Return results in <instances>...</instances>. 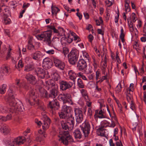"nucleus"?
Here are the masks:
<instances>
[{
  "instance_id": "1",
  "label": "nucleus",
  "mask_w": 146,
  "mask_h": 146,
  "mask_svg": "<svg viewBox=\"0 0 146 146\" xmlns=\"http://www.w3.org/2000/svg\"><path fill=\"white\" fill-rule=\"evenodd\" d=\"M16 95L13 93V90L9 89L7 92L6 99L7 100L8 103L10 107L9 109L6 107L0 106V113H7L11 112L13 113L17 111H23L24 108L21 102L17 99H15Z\"/></svg>"
},
{
  "instance_id": "2",
  "label": "nucleus",
  "mask_w": 146,
  "mask_h": 146,
  "mask_svg": "<svg viewBox=\"0 0 146 146\" xmlns=\"http://www.w3.org/2000/svg\"><path fill=\"white\" fill-rule=\"evenodd\" d=\"M52 31L51 30L46 31L40 34L37 35L36 37L38 39L41 40L44 39V41L48 46H52L54 45V42L51 40Z\"/></svg>"
},
{
  "instance_id": "3",
  "label": "nucleus",
  "mask_w": 146,
  "mask_h": 146,
  "mask_svg": "<svg viewBox=\"0 0 146 146\" xmlns=\"http://www.w3.org/2000/svg\"><path fill=\"white\" fill-rule=\"evenodd\" d=\"M24 137H19L13 139L9 137L4 140V142L8 144L9 146H19L23 144L25 141Z\"/></svg>"
},
{
  "instance_id": "4",
  "label": "nucleus",
  "mask_w": 146,
  "mask_h": 146,
  "mask_svg": "<svg viewBox=\"0 0 146 146\" xmlns=\"http://www.w3.org/2000/svg\"><path fill=\"white\" fill-rule=\"evenodd\" d=\"M58 137L60 138L59 141L65 145H67L69 142H72L73 139L71 136L69 135L68 131H61L59 133Z\"/></svg>"
},
{
  "instance_id": "5",
  "label": "nucleus",
  "mask_w": 146,
  "mask_h": 146,
  "mask_svg": "<svg viewBox=\"0 0 146 146\" xmlns=\"http://www.w3.org/2000/svg\"><path fill=\"white\" fill-rule=\"evenodd\" d=\"M64 119L66 120V122L63 121H61L62 128L65 130H72L74 128V117H70L68 118Z\"/></svg>"
},
{
  "instance_id": "6",
  "label": "nucleus",
  "mask_w": 146,
  "mask_h": 146,
  "mask_svg": "<svg viewBox=\"0 0 146 146\" xmlns=\"http://www.w3.org/2000/svg\"><path fill=\"white\" fill-rule=\"evenodd\" d=\"M71 108L70 107L64 105L62 106L61 112L58 114L60 118H67L69 117H74L70 113Z\"/></svg>"
},
{
  "instance_id": "7",
  "label": "nucleus",
  "mask_w": 146,
  "mask_h": 146,
  "mask_svg": "<svg viewBox=\"0 0 146 146\" xmlns=\"http://www.w3.org/2000/svg\"><path fill=\"white\" fill-rule=\"evenodd\" d=\"M81 129L85 137L88 136L90 133V125L87 120H86L84 122L80 125Z\"/></svg>"
},
{
  "instance_id": "8",
  "label": "nucleus",
  "mask_w": 146,
  "mask_h": 146,
  "mask_svg": "<svg viewBox=\"0 0 146 146\" xmlns=\"http://www.w3.org/2000/svg\"><path fill=\"white\" fill-rule=\"evenodd\" d=\"M59 99L60 101L63 102L64 104L68 102L71 105L73 104L72 98L70 94L66 93L61 94L59 96Z\"/></svg>"
},
{
  "instance_id": "9",
  "label": "nucleus",
  "mask_w": 146,
  "mask_h": 146,
  "mask_svg": "<svg viewBox=\"0 0 146 146\" xmlns=\"http://www.w3.org/2000/svg\"><path fill=\"white\" fill-rule=\"evenodd\" d=\"M59 84L60 89L63 91H65L71 88L73 86L72 82H67L64 80L60 81Z\"/></svg>"
},
{
  "instance_id": "10",
  "label": "nucleus",
  "mask_w": 146,
  "mask_h": 146,
  "mask_svg": "<svg viewBox=\"0 0 146 146\" xmlns=\"http://www.w3.org/2000/svg\"><path fill=\"white\" fill-rule=\"evenodd\" d=\"M87 67V64L86 60L81 59L78 61L77 67L78 69L80 71H85Z\"/></svg>"
},
{
  "instance_id": "11",
  "label": "nucleus",
  "mask_w": 146,
  "mask_h": 146,
  "mask_svg": "<svg viewBox=\"0 0 146 146\" xmlns=\"http://www.w3.org/2000/svg\"><path fill=\"white\" fill-rule=\"evenodd\" d=\"M54 62L56 67L61 70H64L65 64L63 62L56 58H54Z\"/></svg>"
},
{
  "instance_id": "12",
  "label": "nucleus",
  "mask_w": 146,
  "mask_h": 146,
  "mask_svg": "<svg viewBox=\"0 0 146 146\" xmlns=\"http://www.w3.org/2000/svg\"><path fill=\"white\" fill-rule=\"evenodd\" d=\"M10 69L9 67L7 66H3L1 68L0 71V78L1 79H2L3 76L7 75L9 74L10 72Z\"/></svg>"
},
{
  "instance_id": "13",
  "label": "nucleus",
  "mask_w": 146,
  "mask_h": 146,
  "mask_svg": "<svg viewBox=\"0 0 146 146\" xmlns=\"http://www.w3.org/2000/svg\"><path fill=\"white\" fill-rule=\"evenodd\" d=\"M49 106L51 109L58 110L60 107L59 102L56 100H54L50 102Z\"/></svg>"
},
{
  "instance_id": "14",
  "label": "nucleus",
  "mask_w": 146,
  "mask_h": 146,
  "mask_svg": "<svg viewBox=\"0 0 146 146\" xmlns=\"http://www.w3.org/2000/svg\"><path fill=\"white\" fill-rule=\"evenodd\" d=\"M43 67L45 69H49L51 67L52 63L50 58H46L43 60Z\"/></svg>"
},
{
  "instance_id": "15",
  "label": "nucleus",
  "mask_w": 146,
  "mask_h": 146,
  "mask_svg": "<svg viewBox=\"0 0 146 146\" xmlns=\"http://www.w3.org/2000/svg\"><path fill=\"white\" fill-rule=\"evenodd\" d=\"M35 74L41 78H44L45 74L44 70L39 67L35 69Z\"/></svg>"
},
{
  "instance_id": "16",
  "label": "nucleus",
  "mask_w": 146,
  "mask_h": 146,
  "mask_svg": "<svg viewBox=\"0 0 146 146\" xmlns=\"http://www.w3.org/2000/svg\"><path fill=\"white\" fill-rule=\"evenodd\" d=\"M26 78L29 82L30 83L33 84H35L37 82V80L35 76L32 74H28L26 75Z\"/></svg>"
},
{
  "instance_id": "17",
  "label": "nucleus",
  "mask_w": 146,
  "mask_h": 146,
  "mask_svg": "<svg viewBox=\"0 0 146 146\" xmlns=\"http://www.w3.org/2000/svg\"><path fill=\"white\" fill-rule=\"evenodd\" d=\"M50 122L51 120L48 117H46L43 121L42 126L43 129L46 130L48 129Z\"/></svg>"
},
{
  "instance_id": "18",
  "label": "nucleus",
  "mask_w": 146,
  "mask_h": 146,
  "mask_svg": "<svg viewBox=\"0 0 146 146\" xmlns=\"http://www.w3.org/2000/svg\"><path fill=\"white\" fill-rule=\"evenodd\" d=\"M47 86H48L49 88L58 89V85L55 83L53 80H50L46 82Z\"/></svg>"
},
{
  "instance_id": "19",
  "label": "nucleus",
  "mask_w": 146,
  "mask_h": 146,
  "mask_svg": "<svg viewBox=\"0 0 146 146\" xmlns=\"http://www.w3.org/2000/svg\"><path fill=\"white\" fill-rule=\"evenodd\" d=\"M68 74L69 78L75 82L76 78L77 77L76 74L73 70H70L68 71Z\"/></svg>"
},
{
  "instance_id": "20",
  "label": "nucleus",
  "mask_w": 146,
  "mask_h": 146,
  "mask_svg": "<svg viewBox=\"0 0 146 146\" xmlns=\"http://www.w3.org/2000/svg\"><path fill=\"white\" fill-rule=\"evenodd\" d=\"M58 89L52 88L50 90V93L48 94V98H54L57 95Z\"/></svg>"
},
{
  "instance_id": "21",
  "label": "nucleus",
  "mask_w": 146,
  "mask_h": 146,
  "mask_svg": "<svg viewBox=\"0 0 146 146\" xmlns=\"http://www.w3.org/2000/svg\"><path fill=\"white\" fill-rule=\"evenodd\" d=\"M42 54L40 52L37 51L32 54L33 58L35 60H40L42 58Z\"/></svg>"
},
{
  "instance_id": "22",
  "label": "nucleus",
  "mask_w": 146,
  "mask_h": 146,
  "mask_svg": "<svg viewBox=\"0 0 146 146\" xmlns=\"http://www.w3.org/2000/svg\"><path fill=\"white\" fill-rule=\"evenodd\" d=\"M68 61L70 64L72 65L76 64L78 57L68 55Z\"/></svg>"
},
{
  "instance_id": "23",
  "label": "nucleus",
  "mask_w": 146,
  "mask_h": 146,
  "mask_svg": "<svg viewBox=\"0 0 146 146\" xmlns=\"http://www.w3.org/2000/svg\"><path fill=\"white\" fill-rule=\"evenodd\" d=\"M51 76L56 81H58L60 79V76L56 71H52L51 73Z\"/></svg>"
},
{
  "instance_id": "24",
  "label": "nucleus",
  "mask_w": 146,
  "mask_h": 146,
  "mask_svg": "<svg viewBox=\"0 0 146 146\" xmlns=\"http://www.w3.org/2000/svg\"><path fill=\"white\" fill-rule=\"evenodd\" d=\"M79 52L76 49L74 48L72 49L70 53L68 55L71 56L78 57Z\"/></svg>"
},
{
  "instance_id": "25",
  "label": "nucleus",
  "mask_w": 146,
  "mask_h": 146,
  "mask_svg": "<svg viewBox=\"0 0 146 146\" xmlns=\"http://www.w3.org/2000/svg\"><path fill=\"white\" fill-rule=\"evenodd\" d=\"M74 137L76 139H80L82 136V135L79 129H76L73 133Z\"/></svg>"
},
{
  "instance_id": "26",
  "label": "nucleus",
  "mask_w": 146,
  "mask_h": 146,
  "mask_svg": "<svg viewBox=\"0 0 146 146\" xmlns=\"http://www.w3.org/2000/svg\"><path fill=\"white\" fill-rule=\"evenodd\" d=\"M80 91L82 96L84 97L86 101H90L87 91L85 89H82Z\"/></svg>"
},
{
  "instance_id": "27",
  "label": "nucleus",
  "mask_w": 146,
  "mask_h": 146,
  "mask_svg": "<svg viewBox=\"0 0 146 146\" xmlns=\"http://www.w3.org/2000/svg\"><path fill=\"white\" fill-rule=\"evenodd\" d=\"M4 10L5 11V12H7V11H6V10H7L8 13V14H4V20L5 22V24H7L9 23V21L8 20L9 19H7V17L9 16V15H11V13L9 10L8 9H5Z\"/></svg>"
},
{
  "instance_id": "28",
  "label": "nucleus",
  "mask_w": 146,
  "mask_h": 146,
  "mask_svg": "<svg viewBox=\"0 0 146 146\" xmlns=\"http://www.w3.org/2000/svg\"><path fill=\"white\" fill-rule=\"evenodd\" d=\"M1 131L5 134H7L9 132L10 129L6 125L4 124L3 126V128Z\"/></svg>"
},
{
  "instance_id": "29",
  "label": "nucleus",
  "mask_w": 146,
  "mask_h": 146,
  "mask_svg": "<svg viewBox=\"0 0 146 146\" xmlns=\"http://www.w3.org/2000/svg\"><path fill=\"white\" fill-rule=\"evenodd\" d=\"M40 92L41 96L46 98H48V94L47 91L46 90L43 89L40 90Z\"/></svg>"
},
{
  "instance_id": "30",
  "label": "nucleus",
  "mask_w": 146,
  "mask_h": 146,
  "mask_svg": "<svg viewBox=\"0 0 146 146\" xmlns=\"http://www.w3.org/2000/svg\"><path fill=\"white\" fill-rule=\"evenodd\" d=\"M20 82V80L17 78L15 80V84L16 86V88H21L23 86V85L22 82Z\"/></svg>"
},
{
  "instance_id": "31",
  "label": "nucleus",
  "mask_w": 146,
  "mask_h": 146,
  "mask_svg": "<svg viewBox=\"0 0 146 146\" xmlns=\"http://www.w3.org/2000/svg\"><path fill=\"white\" fill-rule=\"evenodd\" d=\"M77 86L79 88H84L85 84L82 80L80 78H78L77 80Z\"/></svg>"
},
{
  "instance_id": "32",
  "label": "nucleus",
  "mask_w": 146,
  "mask_h": 146,
  "mask_svg": "<svg viewBox=\"0 0 146 146\" xmlns=\"http://www.w3.org/2000/svg\"><path fill=\"white\" fill-rule=\"evenodd\" d=\"M75 117L78 116L79 115H83L82 112L80 109L78 108H75L74 109Z\"/></svg>"
},
{
  "instance_id": "33",
  "label": "nucleus",
  "mask_w": 146,
  "mask_h": 146,
  "mask_svg": "<svg viewBox=\"0 0 146 146\" xmlns=\"http://www.w3.org/2000/svg\"><path fill=\"white\" fill-rule=\"evenodd\" d=\"M31 41L32 39L31 38H30L28 42V49L33 51L34 50H35V49L34 46L31 43Z\"/></svg>"
},
{
  "instance_id": "34",
  "label": "nucleus",
  "mask_w": 146,
  "mask_h": 146,
  "mask_svg": "<svg viewBox=\"0 0 146 146\" xmlns=\"http://www.w3.org/2000/svg\"><path fill=\"white\" fill-rule=\"evenodd\" d=\"M34 68V66L32 64H28L25 67L24 71L29 72L33 70Z\"/></svg>"
},
{
  "instance_id": "35",
  "label": "nucleus",
  "mask_w": 146,
  "mask_h": 146,
  "mask_svg": "<svg viewBox=\"0 0 146 146\" xmlns=\"http://www.w3.org/2000/svg\"><path fill=\"white\" fill-rule=\"evenodd\" d=\"M51 9L52 14H54L55 15H56L57 12L60 11V9L58 7H53V5L51 7Z\"/></svg>"
},
{
  "instance_id": "36",
  "label": "nucleus",
  "mask_w": 146,
  "mask_h": 146,
  "mask_svg": "<svg viewBox=\"0 0 146 146\" xmlns=\"http://www.w3.org/2000/svg\"><path fill=\"white\" fill-rule=\"evenodd\" d=\"M7 85L5 84H3L0 87V93L1 94H4L6 91Z\"/></svg>"
},
{
  "instance_id": "37",
  "label": "nucleus",
  "mask_w": 146,
  "mask_h": 146,
  "mask_svg": "<svg viewBox=\"0 0 146 146\" xmlns=\"http://www.w3.org/2000/svg\"><path fill=\"white\" fill-rule=\"evenodd\" d=\"M12 117L11 114H8L6 117L3 116H0V120L3 121H6L7 120H9Z\"/></svg>"
},
{
  "instance_id": "38",
  "label": "nucleus",
  "mask_w": 146,
  "mask_h": 146,
  "mask_svg": "<svg viewBox=\"0 0 146 146\" xmlns=\"http://www.w3.org/2000/svg\"><path fill=\"white\" fill-rule=\"evenodd\" d=\"M35 90H31L29 94V96L30 98H32L34 100H35Z\"/></svg>"
},
{
  "instance_id": "39",
  "label": "nucleus",
  "mask_w": 146,
  "mask_h": 146,
  "mask_svg": "<svg viewBox=\"0 0 146 146\" xmlns=\"http://www.w3.org/2000/svg\"><path fill=\"white\" fill-rule=\"evenodd\" d=\"M75 117L77 123H81L83 119V115H79L78 116H76Z\"/></svg>"
},
{
  "instance_id": "40",
  "label": "nucleus",
  "mask_w": 146,
  "mask_h": 146,
  "mask_svg": "<svg viewBox=\"0 0 146 146\" xmlns=\"http://www.w3.org/2000/svg\"><path fill=\"white\" fill-rule=\"evenodd\" d=\"M58 35L60 36H62L64 35V32L63 29L61 27H58Z\"/></svg>"
},
{
  "instance_id": "41",
  "label": "nucleus",
  "mask_w": 146,
  "mask_h": 146,
  "mask_svg": "<svg viewBox=\"0 0 146 146\" xmlns=\"http://www.w3.org/2000/svg\"><path fill=\"white\" fill-rule=\"evenodd\" d=\"M124 34L123 33V30L122 28L121 30V34L120 36V38L121 39V41L122 42L124 43Z\"/></svg>"
},
{
  "instance_id": "42",
  "label": "nucleus",
  "mask_w": 146,
  "mask_h": 146,
  "mask_svg": "<svg viewBox=\"0 0 146 146\" xmlns=\"http://www.w3.org/2000/svg\"><path fill=\"white\" fill-rule=\"evenodd\" d=\"M127 101L129 103L133 102L132 96L131 94H127Z\"/></svg>"
},
{
  "instance_id": "43",
  "label": "nucleus",
  "mask_w": 146,
  "mask_h": 146,
  "mask_svg": "<svg viewBox=\"0 0 146 146\" xmlns=\"http://www.w3.org/2000/svg\"><path fill=\"white\" fill-rule=\"evenodd\" d=\"M83 56L87 60H89V56L88 54V53L85 51H82Z\"/></svg>"
},
{
  "instance_id": "44",
  "label": "nucleus",
  "mask_w": 146,
  "mask_h": 146,
  "mask_svg": "<svg viewBox=\"0 0 146 146\" xmlns=\"http://www.w3.org/2000/svg\"><path fill=\"white\" fill-rule=\"evenodd\" d=\"M44 51L47 54H53L54 53V50H48V49H46L44 50Z\"/></svg>"
},
{
  "instance_id": "45",
  "label": "nucleus",
  "mask_w": 146,
  "mask_h": 146,
  "mask_svg": "<svg viewBox=\"0 0 146 146\" xmlns=\"http://www.w3.org/2000/svg\"><path fill=\"white\" fill-rule=\"evenodd\" d=\"M69 52V50L66 47H64L63 48V53L64 54V56H66V55Z\"/></svg>"
},
{
  "instance_id": "46",
  "label": "nucleus",
  "mask_w": 146,
  "mask_h": 146,
  "mask_svg": "<svg viewBox=\"0 0 146 146\" xmlns=\"http://www.w3.org/2000/svg\"><path fill=\"white\" fill-rule=\"evenodd\" d=\"M24 66V64L21 60H20L18 64V67L19 68H22Z\"/></svg>"
},
{
  "instance_id": "47",
  "label": "nucleus",
  "mask_w": 146,
  "mask_h": 146,
  "mask_svg": "<svg viewBox=\"0 0 146 146\" xmlns=\"http://www.w3.org/2000/svg\"><path fill=\"white\" fill-rule=\"evenodd\" d=\"M121 84H119L117 86L116 90L118 92H120L121 90Z\"/></svg>"
},
{
  "instance_id": "48",
  "label": "nucleus",
  "mask_w": 146,
  "mask_h": 146,
  "mask_svg": "<svg viewBox=\"0 0 146 146\" xmlns=\"http://www.w3.org/2000/svg\"><path fill=\"white\" fill-rule=\"evenodd\" d=\"M88 115L89 116L90 118H91L92 116V111L91 110V108H89L88 109Z\"/></svg>"
},
{
  "instance_id": "49",
  "label": "nucleus",
  "mask_w": 146,
  "mask_h": 146,
  "mask_svg": "<svg viewBox=\"0 0 146 146\" xmlns=\"http://www.w3.org/2000/svg\"><path fill=\"white\" fill-rule=\"evenodd\" d=\"M101 64L104 69H105L107 67V62L106 61H102L101 62Z\"/></svg>"
},
{
  "instance_id": "50",
  "label": "nucleus",
  "mask_w": 146,
  "mask_h": 146,
  "mask_svg": "<svg viewBox=\"0 0 146 146\" xmlns=\"http://www.w3.org/2000/svg\"><path fill=\"white\" fill-rule=\"evenodd\" d=\"M107 73H106V74H105L104 76H102L101 78L100 79V82H103L104 80L107 79Z\"/></svg>"
},
{
  "instance_id": "51",
  "label": "nucleus",
  "mask_w": 146,
  "mask_h": 146,
  "mask_svg": "<svg viewBox=\"0 0 146 146\" xmlns=\"http://www.w3.org/2000/svg\"><path fill=\"white\" fill-rule=\"evenodd\" d=\"M125 11H130L131 9L130 7H129V4H125Z\"/></svg>"
},
{
  "instance_id": "52",
  "label": "nucleus",
  "mask_w": 146,
  "mask_h": 146,
  "mask_svg": "<svg viewBox=\"0 0 146 146\" xmlns=\"http://www.w3.org/2000/svg\"><path fill=\"white\" fill-rule=\"evenodd\" d=\"M97 132V134H98L99 135H100L102 136H105V131H104L103 132L102 131H100Z\"/></svg>"
},
{
  "instance_id": "53",
  "label": "nucleus",
  "mask_w": 146,
  "mask_h": 146,
  "mask_svg": "<svg viewBox=\"0 0 146 146\" xmlns=\"http://www.w3.org/2000/svg\"><path fill=\"white\" fill-rule=\"evenodd\" d=\"M95 118L96 117H98L99 118H102L104 117V116L103 114L101 115H97L96 114L94 115Z\"/></svg>"
},
{
  "instance_id": "54",
  "label": "nucleus",
  "mask_w": 146,
  "mask_h": 146,
  "mask_svg": "<svg viewBox=\"0 0 146 146\" xmlns=\"http://www.w3.org/2000/svg\"><path fill=\"white\" fill-rule=\"evenodd\" d=\"M116 146H123L121 141H116L115 143Z\"/></svg>"
},
{
  "instance_id": "55",
  "label": "nucleus",
  "mask_w": 146,
  "mask_h": 146,
  "mask_svg": "<svg viewBox=\"0 0 146 146\" xmlns=\"http://www.w3.org/2000/svg\"><path fill=\"white\" fill-rule=\"evenodd\" d=\"M35 122L38 125L40 126L42 124V123L40 121H39L37 119H35Z\"/></svg>"
},
{
  "instance_id": "56",
  "label": "nucleus",
  "mask_w": 146,
  "mask_h": 146,
  "mask_svg": "<svg viewBox=\"0 0 146 146\" xmlns=\"http://www.w3.org/2000/svg\"><path fill=\"white\" fill-rule=\"evenodd\" d=\"M132 18L133 22L134 23L136 21V16L135 14L134 13H133L132 14Z\"/></svg>"
},
{
  "instance_id": "57",
  "label": "nucleus",
  "mask_w": 146,
  "mask_h": 146,
  "mask_svg": "<svg viewBox=\"0 0 146 146\" xmlns=\"http://www.w3.org/2000/svg\"><path fill=\"white\" fill-rule=\"evenodd\" d=\"M104 127L103 126H101L97 130V131L98 132L102 131L103 132L104 131H105V129H104Z\"/></svg>"
},
{
  "instance_id": "58",
  "label": "nucleus",
  "mask_w": 146,
  "mask_h": 146,
  "mask_svg": "<svg viewBox=\"0 0 146 146\" xmlns=\"http://www.w3.org/2000/svg\"><path fill=\"white\" fill-rule=\"evenodd\" d=\"M89 40L90 42H92L94 38L93 36L91 35H90L88 36Z\"/></svg>"
},
{
  "instance_id": "59",
  "label": "nucleus",
  "mask_w": 146,
  "mask_h": 146,
  "mask_svg": "<svg viewBox=\"0 0 146 146\" xmlns=\"http://www.w3.org/2000/svg\"><path fill=\"white\" fill-rule=\"evenodd\" d=\"M100 74L99 71H97L96 72V79L97 80H98V79L99 78Z\"/></svg>"
},
{
  "instance_id": "60",
  "label": "nucleus",
  "mask_w": 146,
  "mask_h": 146,
  "mask_svg": "<svg viewBox=\"0 0 146 146\" xmlns=\"http://www.w3.org/2000/svg\"><path fill=\"white\" fill-rule=\"evenodd\" d=\"M106 3L108 5V7H110L112 5V2L108 0H107L106 1Z\"/></svg>"
},
{
  "instance_id": "61",
  "label": "nucleus",
  "mask_w": 146,
  "mask_h": 146,
  "mask_svg": "<svg viewBox=\"0 0 146 146\" xmlns=\"http://www.w3.org/2000/svg\"><path fill=\"white\" fill-rule=\"evenodd\" d=\"M131 105V108L133 110H134L135 109V106L134 105V104L133 102L130 103Z\"/></svg>"
},
{
  "instance_id": "62",
  "label": "nucleus",
  "mask_w": 146,
  "mask_h": 146,
  "mask_svg": "<svg viewBox=\"0 0 146 146\" xmlns=\"http://www.w3.org/2000/svg\"><path fill=\"white\" fill-rule=\"evenodd\" d=\"M109 143L110 146H115V144L113 143V140L111 139L110 140Z\"/></svg>"
},
{
  "instance_id": "63",
  "label": "nucleus",
  "mask_w": 146,
  "mask_h": 146,
  "mask_svg": "<svg viewBox=\"0 0 146 146\" xmlns=\"http://www.w3.org/2000/svg\"><path fill=\"white\" fill-rule=\"evenodd\" d=\"M70 36L68 37L67 40V41L69 43H71L73 40L71 38H70Z\"/></svg>"
},
{
  "instance_id": "64",
  "label": "nucleus",
  "mask_w": 146,
  "mask_h": 146,
  "mask_svg": "<svg viewBox=\"0 0 146 146\" xmlns=\"http://www.w3.org/2000/svg\"><path fill=\"white\" fill-rule=\"evenodd\" d=\"M143 100L146 103V92H144L143 93Z\"/></svg>"
}]
</instances>
